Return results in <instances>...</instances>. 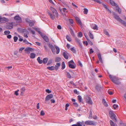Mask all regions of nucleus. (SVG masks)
Returning a JSON list of instances; mask_svg holds the SVG:
<instances>
[{
    "mask_svg": "<svg viewBox=\"0 0 126 126\" xmlns=\"http://www.w3.org/2000/svg\"><path fill=\"white\" fill-rule=\"evenodd\" d=\"M92 110H90V112H89V116L88 117V118L89 119H92Z\"/></svg>",
    "mask_w": 126,
    "mask_h": 126,
    "instance_id": "nucleus-24",
    "label": "nucleus"
},
{
    "mask_svg": "<svg viewBox=\"0 0 126 126\" xmlns=\"http://www.w3.org/2000/svg\"><path fill=\"white\" fill-rule=\"evenodd\" d=\"M102 88L101 86L99 85H97L95 87V89L98 91H99Z\"/></svg>",
    "mask_w": 126,
    "mask_h": 126,
    "instance_id": "nucleus-20",
    "label": "nucleus"
},
{
    "mask_svg": "<svg viewBox=\"0 0 126 126\" xmlns=\"http://www.w3.org/2000/svg\"><path fill=\"white\" fill-rule=\"evenodd\" d=\"M25 88L24 87H22V88H21L20 89V91L21 94H22L25 91Z\"/></svg>",
    "mask_w": 126,
    "mask_h": 126,
    "instance_id": "nucleus-32",
    "label": "nucleus"
},
{
    "mask_svg": "<svg viewBox=\"0 0 126 126\" xmlns=\"http://www.w3.org/2000/svg\"><path fill=\"white\" fill-rule=\"evenodd\" d=\"M78 65H79L81 67H82L83 66V65L81 62L79 60H78Z\"/></svg>",
    "mask_w": 126,
    "mask_h": 126,
    "instance_id": "nucleus-44",
    "label": "nucleus"
},
{
    "mask_svg": "<svg viewBox=\"0 0 126 126\" xmlns=\"http://www.w3.org/2000/svg\"><path fill=\"white\" fill-rule=\"evenodd\" d=\"M74 93L77 94H79V92L77 91L76 89H74Z\"/></svg>",
    "mask_w": 126,
    "mask_h": 126,
    "instance_id": "nucleus-47",
    "label": "nucleus"
},
{
    "mask_svg": "<svg viewBox=\"0 0 126 126\" xmlns=\"http://www.w3.org/2000/svg\"><path fill=\"white\" fill-rule=\"evenodd\" d=\"M94 1L99 4H101L102 3L100 0H94Z\"/></svg>",
    "mask_w": 126,
    "mask_h": 126,
    "instance_id": "nucleus-51",
    "label": "nucleus"
},
{
    "mask_svg": "<svg viewBox=\"0 0 126 126\" xmlns=\"http://www.w3.org/2000/svg\"><path fill=\"white\" fill-rule=\"evenodd\" d=\"M109 77L111 81L114 83L117 84H120V82L118 81V78L116 77L111 75H109Z\"/></svg>",
    "mask_w": 126,
    "mask_h": 126,
    "instance_id": "nucleus-1",
    "label": "nucleus"
},
{
    "mask_svg": "<svg viewBox=\"0 0 126 126\" xmlns=\"http://www.w3.org/2000/svg\"><path fill=\"white\" fill-rule=\"evenodd\" d=\"M94 51L93 50L92 48H91L90 49V54H92L94 52Z\"/></svg>",
    "mask_w": 126,
    "mask_h": 126,
    "instance_id": "nucleus-64",
    "label": "nucleus"
},
{
    "mask_svg": "<svg viewBox=\"0 0 126 126\" xmlns=\"http://www.w3.org/2000/svg\"><path fill=\"white\" fill-rule=\"evenodd\" d=\"M110 123L111 126H117L116 124V123H114L111 120L110 121Z\"/></svg>",
    "mask_w": 126,
    "mask_h": 126,
    "instance_id": "nucleus-22",
    "label": "nucleus"
},
{
    "mask_svg": "<svg viewBox=\"0 0 126 126\" xmlns=\"http://www.w3.org/2000/svg\"><path fill=\"white\" fill-rule=\"evenodd\" d=\"M29 23V25L30 27H32L34 25L33 22H32L30 21Z\"/></svg>",
    "mask_w": 126,
    "mask_h": 126,
    "instance_id": "nucleus-45",
    "label": "nucleus"
},
{
    "mask_svg": "<svg viewBox=\"0 0 126 126\" xmlns=\"http://www.w3.org/2000/svg\"><path fill=\"white\" fill-rule=\"evenodd\" d=\"M62 10L63 11L64 13H65V12L67 13V9H66V8H63L62 9Z\"/></svg>",
    "mask_w": 126,
    "mask_h": 126,
    "instance_id": "nucleus-53",
    "label": "nucleus"
},
{
    "mask_svg": "<svg viewBox=\"0 0 126 126\" xmlns=\"http://www.w3.org/2000/svg\"><path fill=\"white\" fill-rule=\"evenodd\" d=\"M47 68L50 70H53L54 69V68L53 66L48 67H47Z\"/></svg>",
    "mask_w": 126,
    "mask_h": 126,
    "instance_id": "nucleus-30",
    "label": "nucleus"
},
{
    "mask_svg": "<svg viewBox=\"0 0 126 126\" xmlns=\"http://www.w3.org/2000/svg\"><path fill=\"white\" fill-rule=\"evenodd\" d=\"M46 91L48 93H50L51 92V91L49 89H47L46 90Z\"/></svg>",
    "mask_w": 126,
    "mask_h": 126,
    "instance_id": "nucleus-58",
    "label": "nucleus"
},
{
    "mask_svg": "<svg viewBox=\"0 0 126 126\" xmlns=\"http://www.w3.org/2000/svg\"><path fill=\"white\" fill-rule=\"evenodd\" d=\"M25 31L26 32V33H27V34H26L25 33L24 34V37H25L26 38H27L28 37V35H27V34H28L29 33V32L28 31H27L26 30H24V31Z\"/></svg>",
    "mask_w": 126,
    "mask_h": 126,
    "instance_id": "nucleus-41",
    "label": "nucleus"
},
{
    "mask_svg": "<svg viewBox=\"0 0 126 126\" xmlns=\"http://www.w3.org/2000/svg\"><path fill=\"white\" fill-rule=\"evenodd\" d=\"M40 114L42 116L44 115H45V113L44 111L43 110H42L41 111Z\"/></svg>",
    "mask_w": 126,
    "mask_h": 126,
    "instance_id": "nucleus-60",
    "label": "nucleus"
},
{
    "mask_svg": "<svg viewBox=\"0 0 126 126\" xmlns=\"http://www.w3.org/2000/svg\"><path fill=\"white\" fill-rule=\"evenodd\" d=\"M109 114L111 118L115 122H116L117 120L115 118L116 115L114 113L113 111L110 110L109 112Z\"/></svg>",
    "mask_w": 126,
    "mask_h": 126,
    "instance_id": "nucleus-3",
    "label": "nucleus"
},
{
    "mask_svg": "<svg viewBox=\"0 0 126 126\" xmlns=\"http://www.w3.org/2000/svg\"><path fill=\"white\" fill-rule=\"evenodd\" d=\"M61 60V58L59 57H57L55 59V61L56 62H59Z\"/></svg>",
    "mask_w": 126,
    "mask_h": 126,
    "instance_id": "nucleus-28",
    "label": "nucleus"
},
{
    "mask_svg": "<svg viewBox=\"0 0 126 126\" xmlns=\"http://www.w3.org/2000/svg\"><path fill=\"white\" fill-rule=\"evenodd\" d=\"M18 39V38L17 36H15L14 37V42H16L17 40Z\"/></svg>",
    "mask_w": 126,
    "mask_h": 126,
    "instance_id": "nucleus-52",
    "label": "nucleus"
},
{
    "mask_svg": "<svg viewBox=\"0 0 126 126\" xmlns=\"http://www.w3.org/2000/svg\"><path fill=\"white\" fill-rule=\"evenodd\" d=\"M63 55L65 58L66 60L68 59V57L66 53L64 52L63 53Z\"/></svg>",
    "mask_w": 126,
    "mask_h": 126,
    "instance_id": "nucleus-26",
    "label": "nucleus"
},
{
    "mask_svg": "<svg viewBox=\"0 0 126 126\" xmlns=\"http://www.w3.org/2000/svg\"><path fill=\"white\" fill-rule=\"evenodd\" d=\"M52 59H50L49 60L47 64V65H49L50 64L52 63Z\"/></svg>",
    "mask_w": 126,
    "mask_h": 126,
    "instance_id": "nucleus-43",
    "label": "nucleus"
},
{
    "mask_svg": "<svg viewBox=\"0 0 126 126\" xmlns=\"http://www.w3.org/2000/svg\"><path fill=\"white\" fill-rule=\"evenodd\" d=\"M88 35L90 38L91 39H93L94 38V36L93 34L92 33V32L90 31L88 33Z\"/></svg>",
    "mask_w": 126,
    "mask_h": 126,
    "instance_id": "nucleus-17",
    "label": "nucleus"
},
{
    "mask_svg": "<svg viewBox=\"0 0 126 126\" xmlns=\"http://www.w3.org/2000/svg\"><path fill=\"white\" fill-rule=\"evenodd\" d=\"M77 126H85V124L84 123L83 121L81 122L79 121L77 123Z\"/></svg>",
    "mask_w": 126,
    "mask_h": 126,
    "instance_id": "nucleus-11",
    "label": "nucleus"
},
{
    "mask_svg": "<svg viewBox=\"0 0 126 126\" xmlns=\"http://www.w3.org/2000/svg\"><path fill=\"white\" fill-rule=\"evenodd\" d=\"M117 8L116 10L119 14H121V9L118 7V6H116Z\"/></svg>",
    "mask_w": 126,
    "mask_h": 126,
    "instance_id": "nucleus-38",
    "label": "nucleus"
},
{
    "mask_svg": "<svg viewBox=\"0 0 126 126\" xmlns=\"http://www.w3.org/2000/svg\"><path fill=\"white\" fill-rule=\"evenodd\" d=\"M69 67L71 68L74 69L76 67V64L73 60H71L68 62Z\"/></svg>",
    "mask_w": 126,
    "mask_h": 126,
    "instance_id": "nucleus-4",
    "label": "nucleus"
},
{
    "mask_svg": "<svg viewBox=\"0 0 126 126\" xmlns=\"http://www.w3.org/2000/svg\"><path fill=\"white\" fill-rule=\"evenodd\" d=\"M13 27V25L12 23H8L6 25V27L7 29H12Z\"/></svg>",
    "mask_w": 126,
    "mask_h": 126,
    "instance_id": "nucleus-6",
    "label": "nucleus"
},
{
    "mask_svg": "<svg viewBox=\"0 0 126 126\" xmlns=\"http://www.w3.org/2000/svg\"><path fill=\"white\" fill-rule=\"evenodd\" d=\"M65 67V65L64 62H63L62 63V69L63 70Z\"/></svg>",
    "mask_w": 126,
    "mask_h": 126,
    "instance_id": "nucleus-37",
    "label": "nucleus"
},
{
    "mask_svg": "<svg viewBox=\"0 0 126 126\" xmlns=\"http://www.w3.org/2000/svg\"><path fill=\"white\" fill-rule=\"evenodd\" d=\"M113 107L114 109H115L118 107V106L117 105L114 104L113 105Z\"/></svg>",
    "mask_w": 126,
    "mask_h": 126,
    "instance_id": "nucleus-48",
    "label": "nucleus"
},
{
    "mask_svg": "<svg viewBox=\"0 0 126 126\" xmlns=\"http://www.w3.org/2000/svg\"><path fill=\"white\" fill-rule=\"evenodd\" d=\"M47 13L48 14L49 16L51 19L52 20H54L55 18V16L56 15H55L54 14V15H52V14H51L49 12V11H47Z\"/></svg>",
    "mask_w": 126,
    "mask_h": 126,
    "instance_id": "nucleus-15",
    "label": "nucleus"
},
{
    "mask_svg": "<svg viewBox=\"0 0 126 126\" xmlns=\"http://www.w3.org/2000/svg\"><path fill=\"white\" fill-rule=\"evenodd\" d=\"M110 4L113 6H115L116 7L117 6V4L112 0H110Z\"/></svg>",
    "mask_w": 126,
    "mask_h": 126,
    "instance_id": "nucleus-18",
    "label": "nucleus"
},
{
    "mask_svg": "<svg viewBox=\"0 0 126 126\" xmlns=\"http://www.w3.org/2000/svg\"><path fill=\"white\" fill-rule=\"evenodd\" d=\"M102 102L103 104L106 107L108 106V104L106 102L105 100L104 99H103L102 100Z\"/></svg>",
    "mask_w": 126,
    "mask_h": 126,
    "instance_id": "nucleus-27",
    "label": "nucleus"
},
{
    "mask_svg": "<svg viewBox=\"0 0 126 126\" xmlns=\"http://www.w3.org/2000/svg\"><path fill=\"white\" fill-rule=\"evenodd\" d=\"M23 41L26 44H31V43H30L28 41H27V40L26 39H25Z\"/></svg>",
    "mask_w": 126,
    "mask_h": 126,
    "instance_id": "nucleus-50",
    "label": "nucleus"
},
{
    "mask_svg": "<svg viewBox=\"0 0 126 126\" xmlns=\"http://www.w3.org/2000/svg\"><path fill=\"white\" fill-rule=\"evenodd\" d=\"M70 50L72 51L74 53H75L76 52V50L75 49L74 47H72L70 48Z\"/></svg>",
    "mask_w": 126,
    "mask_h": 126,
    "instance_id": "nucleus-42",
    "label": "nucleus"
},
{
    "mask_svg": "<svg viewBox=\"0 0 126 126\" xmlns=\"http://www.w3.org/2000/svg\"><path fill=\"white\" fill-rule=\"evenodd\" d=\"M36 54L34 53H32L30 54V57L31 59H34L35 57Z\"/></svg>",
    "mask_w": 126,
    "mask_h": 126,
    "instance_id": "nucleus-25",
    "label": "nucleus"
},
{
    "mask_svg": "<svg viewBox=\"0 0 126 126\" xmlns=\"http://www.w3.org/2000/svg\"><path fill=\"white\" fill-rule=\"evenodd\" d=\"M53 95L52 94H50L47 95L45 98V101H48L50 99L53 98Z\"/></svg>",
    "mask_w": 126,
    "mask_h": 126,
    "instance_id": "nucleus-9",
    "label": "nucleus"
},
{
    "mask_svg": "<svg viewBox=\"0 0 126 126\" xmlns=\"http://www.w3.org/2000/svg\"><path fill=\"white\" fill-rule=\"evenodd\" d=\"M37 61L38 62L39 64H41L43 63V61L40 59V57H38L37 58Z\"/></svg>",
    "mask_w": 126,
    "mask_h": 126,
    "instance_id": "nucleus-29",
    "label": "nucleus"
},
{
    "mask_svg": "<svg viewBox=\"0 0 126 126\" xmlns=\"http://www.w3.org/2000/svg\"><path fill=\"white\" fill-rule=\"evenodd\" d=\"M120 124L121 126H126V124L124 123H121Z\"/></svg>",
    "mask_w": 126,
    "mask_h": 126,
    "instance_id": "nucleus-62",
    "label": "nucleus"
},
{
    "mask_svg": "<svg viewBox=\"0 0 126 126\" xmlns=\"http://www.w3.org/2000/svg\"><path fill=\"white\" fill-rule=\"evenodd\" d=\"M10 33V32L9 31H5L4 32V34L5 35H8Z\"/></svg>",
    "mask_w": 126,
    "mask_h": 126,
    "instance_id": "nucleus-39",
    "label": "nucleus"
},
{
    "mask_svg": "<svg viewBox=\"0 0 126 126\" xmlns=\"http://www.w3.org/2000/svg\"><path fill=\"white\" fill-rule=\"evenodd\" d=\"M82 36V33L80 32H79V34L78 35V37H81Z\"/></svg>",
    "mask_w": 126,
    "mask_h": 126,
    "instance_id": "nucleus-49",
    "label": "nucleus"
},
{
    "mask_svg": "<svg viewBox=\"0 0 126 126\" xmlns=\"http://www.w3.org/2000/svg\"><path fill=\"white\" fill-rule=\"evenodd\" d=\"M102 5H103V6L104 7V8H105L106 9V10H107V9L108 8L107 6L105 4H104V3H103Z\"/></svg>",
    "mask_w": 126,
    "mask_h": 126,
    "instance_id": "nucleus-61",
    "label": "nucleus"
},
{
    "mask_svg": "<svg viewBox=\"0 0 126 126\" xmlns=\"http://www.w3.org/2000/svg\"><path fill=\"white\" fill-rule=\"evenodd\" d=\"M75 19L78 23L81 25H82V23L79 19L77 17H75Z\"/></svg>",
    "mask_w": 126,
    "mask_h": 126,
    "instance_id": "nucleus-23",
    "label": "nucleus"
},
{
    "mask_svg": "<svg viewBox=\"0 0 126 126\" xmlns=\"http://www.w3.org/2000/svg\"><path fill=\"white\" fill-rule=\"evenodd\" d=\"M73 104L76 107H77L78 106V105L76 102L73 103Z\"/></svg>",
    "mask_w": 126,
    "mask_h": 126,
    "instance_id": "nucleus-56",
    "label": "nucleus"
},
{
    "mask_svg": "<svg viewBox=\"0 0 126 126\" xmlns=\"http://www.w3.org/2000/svg\"><path fill=\"white\" fill-rule=\"evenodd\" d=\"M78 98L79 102H81L82 97L80 95H79L78 96Z\"/></svg>",
    "mask_w": 126,
    "mask_h": 126,
    "instance_id": "nucleus-36",
    "label": "nucleus"
},
{
    "mask_svg": "<svg viewBox=\"0 0 126 126\" xmlns=\"http://www.w3.org/2000/svg\"><path fill=\"white\" fill-rule=\"evenodd\" d=\"M69 22L70 23L71 25L73 24V20L72 19H69Z\"/></svg>",
    "mask_w": 126,
    "mask_h": 126,
    "instance_id": "nucleus-55",
    "label": "nucleus"
},
{
    "mask_svg": "<svg viewBox=\"0 0 126 126\" xmlns=\"http://www.w3.org/2000/svg\"><path fill=\"white\" fill-rule=\"evenodd\" d=\"M113 15L114 16V17L116 19L117 21L121 22L122 24H123L124 25L126 26V22L124 21L123 20L121 19L115 13H113Z\"/></svg>",
    "mask_w": 126,
    "mask_h": 126,
    "instance_id": "nucleus-2",
    "label": "nucleus"
},
{
    "mask_svg": "<svg viewBox=\"0 0 126 126\" xmlns=\"http://www.w3.org/2000/svg\"><path fill=\"white\" fill-rule=\"evenodd\" d=\"M50 10L52 11L54 14H55L56 16H57L58 13L56 10L52 7H51L50 8Z\"/></svg>",
    "mask_w": 126,
    "mask_h": 126,
    "instance_id": "nucleus-8",
    "label": "nucleus"
},
{
    "mask_svg": "<svg viewBox=\"0 0 126 126\" xmlns=\"http://www.w3.org/2000/svg\"><path fill=\"white\" fill-rule=\"evenodd\" d=\"M48 60V59L47 58H44L43 61V63L44 64L46 63H47Z\"/></svg>",
    "mask_w": 126,
    "mask_h": 126,
    "instance_id": "nucleus-34",
    "label": "nucleus"
},
{
    "mask_svg": "<svg viewBox=\"0 0 126 126\" xmlns=\"http://www.w3.org/2000/svg\"><path fill=\"white\" fill-rule=\"evenodd\" d=\"M92 28L94 30H97L98 29V27L97 25L95 24H92L91 25Z\"/></svg>",
    "mask_w": 126,
    "mask_h": 126,
    "instance_id": "nucleus-13",
    "label": "nucleus"
},
{
    "mask_svg": "<svg viewBox=\"0 0 126 126\" xmlns=\"http://www.w3.org/2000/svg\"><path fill=\"white\" fill-rule=\"evenodd\" d=\"M75 41L77 43H78L79 44H80V40H79V39H78V38H75Z\"/></svg>",
    "mask_w": 126,
    "mask_h": 126,
    "instance_id": "nucleus-46",
    "label": "nucleus"
},
{
    "mask_svg": "<svg viewBox=\"0 0 126 126\" xmlns=\"http://www.w3.org/2000/svg\"><path fill=\"white\" fill-rule=\"evenodd\" d=\"M66 38L67 40L69 42H71L72 40L71 39L69 36L67 35L66 36Z\"/></svg>",
    "mask_w": 126,
    "mask_h": 126,
    "instance_id": "nucleus-35",
    "label": "nucleus"
},
{
    "mask_svg": "<svg viewBox=\"0 0 126 126\" xmlns=\"http://www.w3.org/2000/svg\"><path fill=\"white\" fill-rule=\"evenodd\" d=\"M87 125H89L95 126L96 125V123L92 121H87Z\"/></svg>",
    "mask_w": 126,
    "mask_h": 126,
    "instance_id": "nucleus-7",
    "label": "nucleus"
},
{
    "mask_svg": "<svg viewBox=\"0 0 126 126\" xmlns=\"http://www.w3.org/2000/svg\"><path fill=\"white\" fill-rule=\"evenodd\" d=\"M55 47L56 49V50H57V51L56 52V54H58L59 53V52H60V48L56 46H55Z\"/></svg>",
    "mask_w": 126,
    "mask_h": 126,
    "instance_id": "nucleus-31",
    "label": "nucleus"
},
{
    "mask_svg": "<svg viewBox=\"0 0 126 126\" xmlns=\"http://www.w3.org/2000/svg\"><path fill=\"white\" fill-rule=\"evenodd\" d=\"M97 56L99 61L101 63H102L103 62L101 57V54L100 53H98L97 54Z\"/></svg>",
    "mask_w": 126,
    "mask_h": 126,
    "instance_id": "nucleus-21",
    "label": "nucleus"
},
{
    "mask_svg": "<svg viewBox=\"0 0 126 126\" xmlns=\"http://www.w3.org/2000/svg\"><path fill=\"white\" fill-rule=\"evenodd\" d=\"M45 41L47 42H49V39L48 37L46 35H44L42 36V37Z\"/></svg>",
    "mask_w": 126,
    "mask_h": 126,
    "instance_id": "nucleus-16",
    "label": "nucleus"
},
{
    "mask_svg": "<svg viewBox=\"0 0 126 126\" xmlns=\"http://www.w3.org/2000/svg\"><path fill=\"white\" fill-rule=\"evenodd\" d=\"M88 43L91 45H92L93 44V43L89 39L87 38V45Z\"/></svg>",
    "mask_w": 126,
    "mask_h": 126,
    "instance_id": "nucleus-33",
    "label": "nucleus"
},
{
    "mask_svg": "<svg viewBox=\"0 0 126 126\" xmlns=\"http://www.w3.org/2000/svg\"><path fill=\"white\" fill-rule=\"evenodd\" d=\"M14 19L16 20H18L19 21H21V17L19 16H16L14 17Z\"/></svg>",
    "mask_w": 126,
    "mask_h": 126,
    "instance_id": "nucleus-12",
    "label": "nucleus"
},
{
    "mask_svg": "<svg viewBox=\"0 0 126 126\" xmlns=\"http://www.w3.org/2000/svg\"><path fill=\"white\" fill-rule=\"evenodd\" d=\"M104 34L108 36H109V34L108 32L106 30H104Z\"/></svg>",
    "mask_w": 126,
    "mask_h": 126,
    "instance_id": "nucleus-40",
    "label": "nucleus"
},
{
    "mask_svg": "<svg viewBox=\"0 0 126 126\" xmlns=\"http://www.w3.org/2000/svg\"><path fill=\"white\" fill-rule=\"evenodd\" d=\"M66 73L68 77V78H70L71 77V75L68 72H66Z\"/></svg>",
    "mask_w": 126,
    "mask_h": 126,
    "instance_id": "nucleus-54",
    "label": "nucleus"
},
{
    "mask_svg": "<svg viewBox=\"0 0 126 126\" xmlns=\"http://www.w3.org/2000/svg\"><path fill=\"white\" fill-rule=\"evenodd\" d=\"M84 13L85 14H87V8H85L84 9Z\"/></svg>",
    "mask_w": 126,
    "mask_h": 126,
    "instance_id": "nucleus-63",
    "label": "nucleus"
},
{
    "mask_svg": "<svg viewBox=\"0 0 126 126\" xmlns=\"http://www.w3.org/2000/svg\"><path fill=\"white\" fill-rule=\"evenodd\" d=\"M8 19L5 17L1 18L0 19V23H4L7 21Z\"/></svg>",
    "mask_w": 126,
    "mask_h": 126,
    "instance_id": "nucleus-10",
    "label": "nucleus"
},
{
    "mask_svg": "<svg viewBox=\"0 0 126 126\" xmlns=\"http://www.w3.org/2000/svg\"><path fill=\"white\" fill-rule=\"evenodd\" d=\"M70 32H71V34L72 36H75V33H74V31H73V30L72 29L71 30V31Z\"/></svg>",
    "mask_w": 126,
    "mask_h": 126,
    "instance_id": "nucleus-57",
    "label": "nucleus"
},
{
    "mask_svg": "<svg viewBox=\"0 0 126 126\" xmlns=\"http://www.w3.org/2000/svg\"><path fill=\"white\" fill-rule=\"evenodd\" d=\"M25 51L29 52L30 51H32L33 50V49L32 48L30 47H28L25 50Z\"/></svg>",
    "mask_w": 126,
    "mask_h": 126,
    "instance_id": "nucleus-19",
    "label": "nucleus"
},
{
    "mask_svg": "<svg viewBox=\"0 0 126 126\" xmlns=\"http://www.w3.org/2000/svg\"><path fill=\"white\" fill-rule=\"evenodd\" d=\"M87 103L90 105H92L93 102L91 98L89 97H87Z\"/></svg>",
    "mask_w": 126,
    "mask_h": 126,
    "instance_id": "nucleus-14",
    "label": "nucleus"
},
{
    "mask_svg": "<svg viewBox=\"0 0 126 126\" xmlns=\"http://www.w3.org/2000/svg\"><path fill=\"white\" fill-rule=\"evenodd\" d=\"M48 46L49 48L51 49V51L53 53V54L55 53L56 52V50L55 48L51 44H49Z\"/></svg>",
    "mask_w": 126,
    "mask_h": 126,
    "instance_id": "nucleus-5",
    "label": "nucleus"
},
{
    "mask_svg": "<svg viewBox=\"0 0 126 126\" xmlns=\"http://www.w3.org/2000/svg\"><path fill=\"white\" fill-rule=\"evenodd\" d=\"M7 38H8L10 39L12 37V36L10 34H8V35H7Z\"/></svg>",
    "mask_w": 126,
    "mask_h": 126,
    "instance_id": "nucleus-59",
    "label": "nucleus"
}]
</instances>
